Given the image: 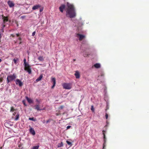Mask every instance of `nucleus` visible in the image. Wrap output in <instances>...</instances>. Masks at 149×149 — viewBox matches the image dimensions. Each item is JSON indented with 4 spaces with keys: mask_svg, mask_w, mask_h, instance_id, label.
<instances>
[{
    "mask_svg": "<svg viewBox=\"0 0 149 149\" xmlns=\"http://www.w3.org/2000/svg\"><path fill=\"white\" fill-rule=\"evenodd\" d=\"M76 36L77 37H79V40H82V39H84V38H85V36L84 35H81V34H79V33H78L76 34Z\"/></svg>",
    "mask_w": 149,
    "mask_h": 149,
    "instance_id": "7",
    "label": "nucleus"
},
{
    "mask_svg": "<svg viewBox=\"0 0 149 149\" xmlns=\"http://www.w3.org/2000/svg\"><path fill=\"white\" fill-rule=\"evenodd\" d=\"M36 102H39L40 101L38 100L37 99L36 100Z\"/></svg>",
    "mask_w": 149,
    "mask_h": 149,
    "instance_id": "44",
    "label": "nucleus"
},
{
    "mask_svg": "<svg viewBox=\"0 0 149 149\" xmlns=\"http://www.w3.org/2000/svg\"><path fill=\"white\" fill-rule=\"evenodd\" d=\"M36 31H34V32H33L32 33V36H34L36 34Z\"/></svg>",
    "mask_w": 149,
    "mask_h": 149,
    "instance_id": "30",
    "label": "nucleus"
},
{
    "mask_svg": "<svg viewBox=\"0 0 149 149\" xmlns=\"http://www.w3.org/2000/svg\"><path fill=\"white\" fill-rule=\"evenodd\" d=\"M11 36L13 37H14V36H15V35H13V34H11Z\"/></svg>",
    "mask_w": 149,
    "mask_h": 149,
    "instance_id": "47",
    "label": "nucleus"
},
{
    "mask_svg": "<svg viewBox=\"0 0 149 149\" xmlns=\"http://www.w3.org/2000/svg\"><path fill=\"white\" fill-rule=\"evenodd\" d=\"M19 114H17L15 116V120H17L19 118Z\"/></svg>",
    "mask_w": 149,
    "mask_h": 149,
    "instance_id": "22",
    "label": "nucleus"
},
{
    "mask_svg": "<svg viewBox=\"0 0 149 149\" xmlns=\"http://www.w3.org/2000/svg\"><path fill=\"white\" fill-rule=\"evenodd\" d=\"M59 114H60V113H56V115L57 116H58V115H59Z\"/></svg>",
    "mask_w": 149,
    "mask_h": 149,
    "instance_id": "46",
    "label": "nucleus"
},
{
    "mask_svg": "<svg viewBox=\"0 0 149 149\" xmlns=\"http://www.w3.org/2000/svg\"><path fill=\"white\" fill-rule=\"evenodd\" d=\"M38 59L40 61H42L44 60V58L43 56H39L38 58Z\"/></svg>",
    "mask_w": 149,
    "mask_h": 149,
    "instance_id": "19",
    "label": "nucleus"
},
{
    "mask_svg": "<svg viewBox=\"0 0 149 149\" xmlns=\"http://www.w3.org/2000/svg\"><path fill=\"white\" fill-rule=\"evenodd\" d=\"M74 74L76 78H79L80 77V74L78 71H76Z\"/></svg>",
    "mask_w": 149,
    "mask_h": 149,
    "instance_id": "14",
    "label": "nucleus"
},
{
    "mask_svg": "<svg viewBox=\"0 0 149 149\" xmlns=\"http://www.w3.org/2000/svg\"><path fill=\"white\" fill-rule=\"evenodd\" d=\"M64 107V106H60V107H59V108H60V109H63V108Z\"/></svg>",
    "mask_w": 149,
    "mask_h": 149,
    "instance_id": "36",
    "label": "nucleus"
},
{
    "mask_svg": "<svg viewBox=\"0 0 149 149\" xmlns=\"http://www.w3.org/2000/svg\"><path fill=\"white\" fill-rule=\"evenodd\" d=\"M26 59H25V58H24V68H25V67H26V64H27V63H26Z\"/></svg>",
    "mask_w": 149,
    "mask_h": 149,
    "instance_id": "23",
    "label": "nucleus"
},
{
    "mask_svg": "<svg viewBox=\"0 0 149 149\" xmlns=\"http://www.w3.org/2000/svg\"><path fill=\"white\" fill-rule=\"evenodd\" d=\"M75 59H74L73 60L74 61H75Z\"/></svg>",
    "mask_w": 149,
    "mask_h": 149,
    "instance_id": "49",
    "label": "nucleus"
},
{
    "mask_svg": "<svg viewBox=\"0 0 149 149\" xmlns=\"http://www.w3.org/2000/svg\"><path fill=\"white\" fill-rule=\"evenodd\" d=\"M23 103L25 105H26V103H25V101H23Z\"/></svg>",
    "mask_w": 149,
    "mask_h": 149,
    "instance_id": "43",
    "label": "nucleus"
},
{
    "mask_svg": "<svg viewBox=\"0 0 149 149\" xmlns=\"http://www.w3.org/2000/svg\"><path fill=\"white\" fill-rule=\"evenodd\" d=\"M34 107H35V109H37V110H42V109H41L40 107V106L38 104H36V105H35Z\"/></svg>",
    "mask_w": 149,
    "mask_h": 149,
    "instance_id": "16",
    "label": "nucleus"
},
{
    "mask_svg": "<svg viewBox=\"0 0 149 149\" xmlns=\"http://www.w3.org/2000/svg\"><path fill=\"white\" fill-rule=\"evenodd\" d=\"M43 77V75H42V74H41L40 75V76H39V77H38V78H37V79H36V81H40V80H41V79H42V78Z\"/></svg>",
    "mask_w": 149,
    "mask_h": 149,
    "instance_id": "18",
    "label": "nucleus"
},
{
    "mask_svg": "<svg viewBox=\"0 0 149 149\" xmlns=\"http://www.w3.org/2000/svg\"><path fill=\"white\" fill-rule=\"evenodd\" d=\"M94 66L95 68H100L101 65L99 63H96V64L94 65Z\"/></svg>",
    "mask_w": 149,
    "mask_h": 149,
    "instance_id": "17",
    "label": "nucleus"
},
{
    "mask_svg": "<svg viewBox=\"0 0 149 149\" xmlns=\"http://www.w3.org/2000/svg\"><path fill=\"white\" fill-rule=\"evenodd\" d=\"M15 109L13 107H11L10 110V111L11 112H13L14 111H15Z\"/></svg>",
    "mask_w": 149,
    "mask_h": 149,
    "instance_id": "24",
    "label": "nucleus"
},
{
    "mask_svg": "<svg viewBox=\"0 0 149 149\" xmlns=\"http://www.w3.org/2000/svg\"><path fill=\"white\" fill-rule=\"evenodd\" d=\"M108 114L107 113H106L105 114V117L106 119H107L108 118Z\"/></svg>",
    "mask_w": 149,
    "mask_h": 149,
    "instance_id": "34",
    "label": "nucleus"
},
{
    "mask_svg": "<svg viewBox=\"0 0 149 149\" xmlns=\"http://www.w3.org/2000/svg\"><path fill=\"white\" fill-rule=\"evenodd\" d=\"M109 105L108 103H107L106 107V109H105V111H107V110L109 109Z\"/></svg>",
    "mask_w": 149,
    "mask_h": 149,
    "instance_id": "20",
    "label": "nucleus"
},
{
    "mask_svg": "<svg viewBox=\"0 0 149 149\" xmlns=\"http://www.w3.org/2000/svg\"><path fill=\"white\" fill-rule=\"evenodd\" d=\"M2 36L1 35V33H0V42H1V38H2Z\"/></svg>",
    "mask_w": 149,
    "mask_h": 149,
    "instance_id": "37",
    "label": "nucleus"
},
{
    "mask_svg": "<svg viewBox=\"0 0 149 149\" xmlns=\"http://www.w3.org/2000/svg\"><path fill=\"white\" fill-rule=\"evenodd\" d=\"M63 143H61V145L60 146H58V147H61V146H63Z\"/></svg>",
    "mask_w": 149,
    "mask_h": 149,
    "instance_id": "38",
    "label": "nucleus"
},
{
    "mask_svg": "<svg viewBox=\"0 0 149 149\" xmlns=\"http://www.w3.org/2000/svg\"><path fill=\"white\" fill-rule=\"evenodd\" d=\"M63 88L65 89H70L72 88V85L70 83H64L63 84Z\"/></svg>",
    "mask_w": 149,
    "mask_h": 149,
    "instance_id": "3",
    "label": "nucleus"
},
{
    "mask_svg": "<svg viewBox=\"0 0 149 149\" xmlns=\"http://www.w3.org/2000/svg\"><path fill=\"white\" fill-rule=\"evenodd\" d=\"M26 98L29 103H33V101L30 98H29L28 97H26Z\"/></svg>",
    "mask_w": 149,
    "mask_h": 149,
    "instance_id": "15",
    "label": "nucleus"
},
{
    "mask_svg": "<svg viewBox=\"0 0 149 149\" xmlns=\"http://www.w3.org/2000/svg\"><path fill=\"white\" fill-rule=\"evenodd\" d=\"M3 79L2 78L1 79H0V82H1L3 81Z\"/></svg>",
    "mask_w": 149,
    "mask_h": 149,
    "instance_id": "40",
    "label": "nucleus"
},
{
    "mask_svg": "<svg viewBox=\"0 0 149 149\" xmlns=\"http://www.w3.org/2000/svg\"><path fill=\"white\" fill-rule=\"evenodd\" d=\"M29 131L30 133L33 135H35L36 134V132L33 128L30 126Z\"/></svg>",
    "mask_w": 149,
    "mask_h": 149,
    "instance_id": "9",
    "label": "nucleus"
},
{
    "mask_svg": "<svg viewBox=\"0 0 149 149\" xmlns=\"http://www.w3.org/2000/svg\"><path fill=\"white\" fill-rule=\"evenodd\" d=\"M89 54H84V57H88V56Z\"/></svg>",
    "mask_w": 149,
    "mask_h": 149,
    "instance_id": "31",
    "label": "nucleus"
},
{
    "mask_svg": "<svg viewBox=\"0 0 149 149\" xmlns=\"http://www.w3.org/2000/svg\"><path fill=\"white\" fill-rule=\"evenodd\" d=\"M66 142L68 145H71L72 143L70 141H67Z\"/></svg>",
    "mask_w": 149,
    "mask_h": 149,
    "instance_id": "26",
    "label": "nucleus"
},
{
    "mask_svg": "<svg viewBox=\"0 0 149 149\" xmlns=\"http://www.w3.org/2000/svg\"><path fill=\"white\" fill-rule=\"evenodd\" d=\"M22 43V42H20L19 43V44H20V43Z\"/></svg>",
    "mask_w": 149,
    "mask_h": 149,
    "instance_id": "48",
    "label": "nucleus"
},
{
    "mask_svg": "<svg viewBox=\"0 0 149 149\" xmlns=\"http://www.w3.org/2000/svg\"><path fill=\"white\" fill-rule=\"evenodd\" d=\"M8 122H6L5 123L4 125H7V124H8Z\"/></svg>",
    "mask_w": 149,
    "mask_h": 149,
    "instance_id": "41",
    "label": "nucleus"
},
{
    "mask_svg": "<svg viewBox=\"0 0 149 149\" xmlns=\"http://www.w3.org/2000/svg\"><path fill=\"white\" fill-rule=\"evenodd\" d=\"M8 4L10 7H13L14 6V3L13 2L10 1H8Z\"/></svg>",
    "mask_w": 149,
    "mask_h": 149,
    "instance_id": "11",
    "label": "nucleus"
},
{
    "mask_svg": "<svg viewBox=\"0 0 149 149\" xmlns=\"http://www.w3.org/2000/svg\"><path fill=\"white\" fill-rule=\"evenodd\" d=\"M105 131H102V134L104 136V143L103 144V147L102 149H105L104 148L106 146V135L105 134Z\"/></svg>",
    "mask_w": 149,
    "mask_h": 149,
    "instance_id": "5",
    "label": "nucleus"
},
{
    "mask_svg": "<svg viewBox=\"0 0 149 149\" xmlns=\"http://www.w3.org/2000/svg\"><path fill=\"white\" fill-rule=\"evenodd\" d=\"M52 81L53 83V85L52 86V88H54L56 84V80L55 77H52Z\"/></svg>",
    "mask_w": 149,
    "mask_h": 149,
    "instance_id": "10",
    "label": "nucleus"
},
{
    "mask_svg": "<svg viewBox=\"0 0 149 149\" xmlns=\"http://www.w3.org/2000/svg\"><path fill=\"white\" fill-rule=\"evenodd\" d=\"M104 72H102L100 74V76H104Z\"/></svg>",
    "mask_w": 149,
    "mask_h": 149,
    "instance_id": "32",
    "label": "nucleus"
},
{
    "mask_svg": "<svg viewBox=\"0 0 149 149\" xmlns=\"http://www.w3.org/2000/svg\"><path fill=\"white\" fill-rule=\"evenodd\" d=\"M39 146H33L31 149H38L39 148Z\"/></svg>",
    "mask_w": 149,
    "mask_h": 149,
    "instance_id": "21",
    "label": "nucleus"
},
{
    "mask_svg": "<svg viewBox=\"0 0 149 149\" xmlns=\"http://www.w3.org/2000/svg\"><path fill=\"white\" fill-rule=\"evenodd\" d=\"M19 34H16V35L17 36H20Z\"/></svg>",
    "mask_w": 149,
    "mask_h": 149,
    "instance_id": "45",
    "label": "nucleus"
},
{
    "mask_svg": "<svg viewBox=\"0 0 149 149\" xmlns=\"http://www.w3.org/2000/svg\"><path fill=\"white\" fill-rule=\"evenodd\" d=\"M13 61H14V63H15V64H16V63H17V60L15 59V58H14V59H13Z\"/></svg>",
    "mask_w": 149,
    "mask_h": 149,
    "instance_id": "29",
    "label": "nucleus"
},
{
    "mask_svg": "<svg viewBox=\"0 0 149 149\" xmlns=\"http://www.w3.org/2000/svg\"><path fill=\"white\" fill-rule=\"evenodd\" d=\"M71 127V126H70V125L66 127L67 129L68 130V129H70V127Z\"/></svg>",
    "mask_w": 149,
    "mask_h": 149,
    "instance_id": "35",
    "label": "nucleus"
},
{
    "mask_svg": "<svg viewBox=\"0 0 149 149\" xmlns=\"http://www.w3.org/2000/svg\"><path fill=\"white\" fill-rule=\"evenodd\" d=\"M91 109L92 111L94 112L95 110L93 106H91Z\"/></svg>",
    "mask_w": 149,
    "mask_h": 149,
    "instance_id": "25",
    "label": "nucleus"
},
{
    "mask_svg": "<svg viewBox=\"0 0 149 149\" xmlns=\"http://www.w3.org/2000/svg\"><path fill=\"white\" fill-rule=\"evenodd\" d=\"M15 84L17 85H18L19 86H22L23 85V84L21 80H20L19 79H17L15 81Z\"/></svg>",
    "mask_w": 149,
    "mask_h": 149,
    "instance_id": "6",
    "label": "nucleus"
},
{
    "mask_svg": "<svg viewBox=\"0 0 149 149\" xmlns=\"http://www.w3.org/2000/svg\"><path fill=\"white\" fill-rule=\"evenodd\" d=\"M65 5H62L59 7V9L60 11L61 12H63V9H65Z\"/></svg>",
    "mask_w": 149,
    "mask_h": 149,
    "instance_id": "13",
    "label": "nucleus"
},
{
    "mask_svg": "<svg viewBox=\"0 0 149 149\" xmlns=\"http://www.w3.org/2000/svg\"><path fill=\"white\" fill-rule=\"evenodd\" d=\"M25 15H23V16H21V18H25Z\"/></svg>",
    "mask_w": 149,
    "mask_h": 149,
    "instance_id": "39",
    "label": "nucleus"
},
{
    "mask_svg": "<svg viewBox=\"0 0 149 149\" xmlns=\"http://www.w3.org/2000/svg\"><path fill=\"white\" fill-rule=\"evenodd\" d=\"M41 7V5H40V4H38L37 5L34 6L32 7V9L33 10H36V9H38L39 8H40Z\"/></svg>",
    "mask_w": 149,
    "mask_h": 149,
    "instance_id": "8",
    "label": "nucleus"
},
{
    "mask_svg": "<svg viewBox=\"0 0 149 149\" xmlns=\"http://www.w3.org/2000/svg\"><path fill=\"white\" fill-rule=\"evenodd\" d=\"M43 8H40V12H42L43 10Z\"/></svg>",
    "mask_w": 149,
    "mask_h": 149,
    "instance_id": "33",
    "label": "nucleus"
},
{
    "mask_svg": "<svg viewBox=\"0 0 149 149\" xmlns=\"http://www.w3.org/2000/svg\"><path fill=\"white\" fill-rule=\"evenodd\" d=\"M29 120H32V121H34L35 120L34 118H29Z\"/></svg>",
    "mask_w": 149,
    "mask_h": 149,
    "instance_id": "28",
    "label": "nucleus"
},
{
    "mask_svg": "<svg viewBox=\"0 0 149 149\" xmlns=\"http://www.w3.org/2000/svg\"><path fill=\"white\" fill-rule=\"evenodd\" d=\"M2 19H3L4 23H5L6 22H7L8 21V16H5L4 15H2Z\"/></svg>",
    "mask_w": 149,
    "mask_h": 149,
    "instance_id": "12",
    "label": "nucleus"
},
{
    "mask_svg": "<svg viewBox=\"0 0 149 149\" xmlns=\"http://www.w3.org/2000/svg\"><path fill=\"white\" fill-rule=\"evenodd\" d=\"M16 77L17 76L15 74H11V75L7 76V80L8 83L10 82H11L12 81L15 80V79L16 78Z\"/></svg>",
    "mask_w": 149,
    "mask_h": 149,
    "instance_id": "2",
    "label": "nucleus"
},
{
    "mask_svg": "<svg viewBox=\"0 0 149 149\" xmlns=\"http://www.w3.org/2000/svg\"><path fill=\"white\" fill-rule=\"evenodd\" d=\"M24 70L27 71L29 74L31 73V69L30 66H29L28 63H26L25 68H24Z\"/></svg>",
    "mask_w": 149,
    "mask_h": 149,
    "instance_id": "4",
    "label": "nucleus"
},
{
    "mask_svg": "<svg viewBox=\"0 0 149 149\" xmlns=\"http://www.w3.org/2000/svg\"><path fill=\"white\" fill-rule=\"evenodd\" d=\"M18 39L19 40L21 41L22 40L21 38V37H19L18 38Z\"/></svg>",
    "mask_w": 149,
    "mask_h": 149,
    "instance_id": "42",
    "label": "nucleus"
},
{
    "mask_svg": "<svg viewBox=\"0 0 149 149\" xmlns=\"http://www.w3.org/2000/svg\"><path fill=\"white\" fill-rule=\"evenodd\" d=\"M18 147H19L20 149H22L23 148L22 146V145H18Z\"/></svg>",
    "mask_w": 149,
    "mask_h": 149,
    "instance_id": "27",
    "label": "nucleus"
},
{
    "mask_svg": "<svg viewBox=\"0 0 149 149\" xmlns=\"http://www.w3.org/2000/svg\"><path fill=\"white\" fill-rule=\"evenodd\" d=\"M67 7L66 10V16L71 18L75 17L76 15V12L73 5L67 3Z\"/></svg>",
    "mask_w": 149,
    "mask_h": 149,
    "instance_id": "1",
    "label": "nucleus"
}]
</instances>
